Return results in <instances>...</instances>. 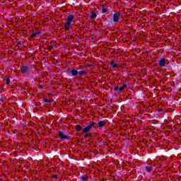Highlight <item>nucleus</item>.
<instances>
[{"label": "nucleus", "instance_id": "nucleus-9", "mask_svg": "<svg viewBox=\"0 0 181 181\" xmlns=\"http://www.w3.org/2000/svg\"><path fill=\"white\" fill-rule=\"evenodd\" d=\"M98 125L100 128H103V127H105V122L104 121H100L98 122Z\"/></svg>", "mask_w": 181, "mask_h": 181}, {"label": "nucleus", "instance_id": "nucleus-3", "mask_svg": "<svg viewBox=\"0 0 181 181\" xmlns=\"http://www.w3.org/2000/svg\"><path fill=\"white\" fill-rule=\"evenodd\" d=\"M158 66L160 67H165L166 66V59L163 57L158 60Z\"/></svg>", "mask_w": 181, "mask_h": 181}, {"label": "nucleus", "instance_id": "nucleus-15", "mask_svg": "<svg viewBox=\"0 0 181 181\" xmlns=\"http://www.w3.org/2000/svg\"><path fill=\"white\" fill-rule=\"evenodd\" d=\"M5 84H6L7 86H9V84H11V81H9V78H6L5 79Z\"/></svg>", "mask_w": 181, "mask_h": 181}, {"label": "nucleus", "instance_id": "nucleus-4", "mask_svg": "<svg viewBox=\"0 0 181 181\" xmlns=\"http://www.w3.org/2000/svg\"><path fill=\"white\" fill-rule=\"evenodd\" d=\"M20 70L22 74H24L25 76V74H28V72L29 71V68L26 66H21Z\"/></svg>", "mask_w": 181, "mask_h": 181}, {"label": "nucleus", "instance_id": "nucleus-1", "mask_svg": "<svg viewBox=\"0 0 181 181\" xmlns=\"http://www.w3.org/2000/svg\"><path fill=\"white\" fill-rule=\"evenodd\" d=\"M94 125H95V122H93L89 125H88L87 127L83 128L82 130V132H83V134H88V132H90V131H91V129H93V127H94Z\"/></svg>", "mask_w": 181, "mask_h": 181}, {"label": "nucleus", "instance_id": "nucleus-20", "mask_svg": "<svg viewBox=\"0 0 181 181\" xmlns=\"http://www.w3.org/2000/svg\"><path fill=\"white\" fill-rule=\"evenodd\" d=\"M115 91H118V90L119 91V88H118V86H115Z\"/></svg>", "mask_w": 181, "mask_h": 181}, {"label": "nucleus", "instance_id": "nucleus-8", "mask_svg": "<svg viewBox=\"0 0 181 181\" xmlns=\"http://www.w3.org/2000/svg\"><path fill=\"white\" fill-rule=\"evenodd\" d=\"M71 76H78V72L77 70L76 69H71Z\"/></svg>", "mask_w": 181, "mask_h": 181}, {"label": "nucleus", "instance_id": "nucleus-6", "mask_svg": "<svg viewBox=\"0 0 181 181\" xmlns=\"http://www.w3.org/2000/svg\"><path fill=\"white\" fill-rule=\"evenodd\" d=\"M59 136L61 139L69 140V136H67V135L64 134V133L63 132H59Z\"/></svg>", "mask_w": 181, "mask_h": 181}, {"label": "nucleus", "instance_id": "nucleus-13", "mask_svg": "<svg viewBox=\"0 0 181 181\" xmlns=\"http://www.w3.org/2000/svg\"><path fill=\"white\" fill-rule=\"evenodd\" d=\"M97 18V13L95 12H93L91 16H90V18L91 19H95Z\"/></svg>", "mask_w": 181, "mask_h": 181}, {"label": "nucleus", "instance_id": "nucleus-14", "mask_svg": "<svg viewBox=\"0 0 181 181\" xmlns=\"http://www.w3.org/2000/svg\"><path fill=\"white\" fill-rule=\"evenodd\" d=\"M78 76H84V74H86V71H80L78 72Z\"/></svg>", "mask_w": 181, "mask_h": 181}, {"label": "nucleus", "instance_id": "nucleus-11", "mask_svg": "<svg viewBox=\"0 0 181 181\" xmlns=\"http://www.w3.org/2000/svg\"><path fill=\"white\" fill-rule=\"evenodd\" d=\"M71 25V23L66 22V23L65 24L66 30H69L70 29Z\"/></svg>", "mask_w": 181, "mask_h": 181}, {"label": "nucleus", "instance_id": "nucleus-12", "mask_svg": "<svg viewBox=\"0 0 181 181\" xmlns=\"http://www.w3.org/2000/svg\"><path fill=\"white\" fill-rule=\"evenodd\" d=\"M38 35H40V31H37L35 33H33L32 35H31V37H35L36 36H38Z\"/></svg>", "mask_w": 181, "mask_h": 181}, {"label": "nucleus", "instance_id": "nucleus-17", "mask_svg": "<svg viewBox=\"0 0 181 181\" xmlns=\"http://www.w3.org/2000/svg\"><path fill=\"white\" fill-rule=\"evenodd\" d=\"M107 11L108 9H107V8L103 6L102 8V13H107Z\"/></svg>", "mask_w": 181, "mask_h": 181}, {"label": "nucleus", "instance_id": "nucleus-18", "mask_svg": "<svg viewBox=\"0 0 181 181\" xmlns=\"http://www.w3.org/2000/svg\"><path fill=\"white\" fill-rule=\"evenodd\" d=\"M81 180L87 181V177L86 175H81Z\"/></svg>", "mask_w": 181, "mask_h": 181}, {"label": "nucleus", "instance_id": "nucleus-22", "mask_svg": "<svg viewBox=\"0 0 181 181\" xmlns=\"http://www.w3.org/2000/svg\"><path fill=\"white\" fill-rule=\"evenodd\" d=\"M88 136H88V134H87L85 135V138H88Z\"/></svg>", "mask_w": 181, "mask_h": 181}, {"label": "nucleus", "instance_id": "nucleus-5", "mask_svg": "<svg viewBox=\"0 0 181 181\" xmlns=\"http://www.w3.org/2000/svg\"><path fill=\"white\" fill-rule=\"evenodd\" d=\"M144 169L147 173H150V172H152L153 170V166L151 164H148L144 167Z\"/></svg>", "mask_w": 181, "mask_h": 181}, {"label": "nucleus", "instance_id": "nucleus-16", "mask_svg": "<svg viewBox=\"0 0 181 181\" xmlns=\"http://www.w3.org/2000/svg\"><path fill=\"white\" fill-rule=\"evenodd\" d=\"M124 88H127V84H124L122 86L119 88V91H122V90H124Z\"/></svg>", "mask_w": 181, "mask_h": 181}, {"label": "nucleus", "instance_id": "nucleus-7", "mask_svg": "<svg viewBox=\"0 0 181 181\" xmlns=\"http://www.w3.org/2000/svg\"><path fill=\"white\" fill-rule=\"evenodd\" d=\"M74 19V16L70 14L68 16L67 18V22L69 23H71V22H73V20Z\"/></svg>", "mask_w": 181, "mask_h": 181}, {"label": "nucleus", "instance_id": "nucleus-10", "mask_svg": "<svg viewBox=\"0 0 181 181\" xmlns=\"http://www.w3.org/2000/svg\"><path fill=\"white\" fill-rule=\"evenodd\" d=\"M110 66H111V67H112V69H117V67H118V64H116L114 62H111Z\"/></svg>", "mask_w": 181, "mask_h": 181}, {"label": "nucleus", "instance_id": "nucleus-23", "mask_svg": "<svg viewBox=\"0 0 181 181\" xmlns=\"http://www.w3.org/2000/svg\"><path fill=\"white\" fill-rule=\"evenodd\" d=\"M54 177L57 178V175H54Z\"/></svg>", "mask_w": 181, "mask_h": 181}, {"label": "nucleus", "instance_id": "nucleus-19", "mask_svg": "<svg viewBox=\"0 0 181 181\" xmlns=\"http://www.w3.org/2000/svg\"><path fill=\"white\" fill-rule=\"evenodd\" d=\"M76 131H81V126L77 125V126L76 127Z\"/></svg>", "mask_w": 181, "mask_h": 181}, {"label": "nucleus", "instance_id": "nucleus-2", "mask_svg": "<svg viewBox=\"0 0 181 181\" xmlns=\"http://www.w3.org/2000/svg\"><path fill=\"white\" fill-rule=\"evenodd\" d=\"M119 16H121V12H119V11H116L113 14V22H114V23H118V22H119Z\"/></svg>", "mask_w": 181, "mask_h": 181}, {"label": "nucleus", "instance_id": "nucleus-21", "mask_svg": "<svg viewBox=\"0 0 181 181\" xmlns=\"http://www.w3.org/2000/svg\"><path fill=\"white\" fill-rule=\"evenodd\" d=\"M45 103H50V100L46 99V100H45Z\"/></svg>", "mask_w": 181, "mask_h": 181}]
</instances>
